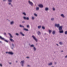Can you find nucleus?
I'll list each match as a JSON object with an SVG mask.
<instances>
[{
    "instance_id": "obj_24",
    "label": "nucleus",
    "mask_w": 67,
    "mask_h": 67,
    "mask_svg": "<svg viewBox=\"0 0 67 67\" xmlns=\"http://www.w3.org/2000/svg\"><path fill=\"white\" fill-rule=\"evenodd\" d=\"M34 49L35 51L36 50V48L35 47H34Z\"/></svg>"
},
{
    "instance_id": "obj_5",
    "label": "nucleus",
    "mask_w": 67,
    "mask_h": 67,
    "mask_svg": "<svg viewBox=\"0 0 67 67\" xmlns=\"http://www.w3.org/2000/svg\"><path fill=\"white\" fill-rule=\"evenodd\" d=\"M60 26V25L59 24H55V26L56 27H57L58 28L59 26Z\"/></svg>"
},
{
    "instance_id": "obj_51",
    "label": "nucleus",
    "mask_w": 67,
    "mask_h": 67,
    "mask_svg": "<svg viewBox=\"0 0 67 67\" xmlns=\"http://www.w3.org/2000/svg\"><path fill=\"white\" fill-rule=\"evenodd\" d=\"M61 52H63V51H61Z\"/></svg>"
},
{
    "instance_id": "obj_25",
    "label": "nucleus",
    "mask_w": 67,
    "mask_h": 67,
    "mask_svg": "<svg viewBox=\"0 0 67 67\" xmlns=\"http://www.w3.org/2000/svg\"><path fill=\"white\" fill-rule=\"evenodd\" d=\"M48 65H52V63H49L48 64Z\"/></svg>"
},
{
    "instance_id": "obj_55",
    "label": "nucleus",
    "mask_w": 67,
    "mask_h": 67,
    "mask_svg": "<svg viewBox=\"0 0 67 67\" xmlns=\"http://www.w3.org/2000/svg\"><path fill=\"white\" fill-rule=\"evenodd\" d=\"M46 34V33H45V34Z\"/></svg>"
},
{
    "instance_id": "obj_30",
    "label": "nucleus",
    "mask_w": 67,
    "mask_h": 67,
    "mask_svg": "<svg viewBox=\"0 0 67 67\" xmlns=\"http://www.w3.org/2000/svg\"><path fill=\"white\" fill-rule=\"evenodd\" d=\"M42 28L43 29V30H45V27L44 26H43L42 27Z\"/></svg>"
},
{
    "instance_id": "obj_10",
    "label": "nucleus",
    "mask_w": 67,
    "mask_h": 67,
    "mask_svg": "<svg viewBox=\"0 0 67 67\" xmlns=\"http://www.w3.org/2000/svg\"><path fill=\"white\" fill-rule=\"evenodd\" d=\"M61 16H62V18H65V16L64 15V14H62L61 15Z\"/></svg>"
},
{
    "instance_id": "obj_50",
    "label": "nucleus",
    "mask_w": 67,
    "mask_h": 67,
    "mask_svg": "<svg viewBox=\"0 0 67 67\" xmlns=\"http://www.w3.org/2000/svg\"><path fill=\"white\" fill-rule=\"evenodd\" d=\"M56 45H57V46H58V44H57Z\"/></svg>"
},
{
    "instance_id": "obj_13",
    "label": "nucleus",
    "mask_w": 67,
    "mask_h": 67,
    "mask_svg": "<svg viewBox=\"0 0 67 67\" xmlns=\"http://www.w3.org/2000/svg\"><path fill=\"white\" fill-rule=\"evenodd\" d=\"M30 47H34V45L33 44L31 45L30 46Z\"/></svg>"
},
{
    "instance_id": "obj_39",
    "label": "nucleus",
    "mask_w": 67,
    "mask_h": 67,
    "mask_svg": "<svg viewBox=\"0 0 67 67\" xmlns=\"http://www.w3.org/2000/svg\"><path fill=\"white\" fill-rule=\"evenodd\" d=\"M53 11H55V8H53Z\"/></svg>"
},
{
    "instance_id": "obj_36",
    "label": "nucleus",
    "mask_w": 67,
    "mask_h": 67,
    "mask_svg": "<svg viewBox=\"0 0 67 67\" xmlns=\"http://www.w3.org/2000/svg\"><path fill=\"white\" fill-rule=\"evenodd\" d=\"M34 15L35 16H37V14H34Z\"/></svg>"
},
{
    "instance_id": "obj_12",
    "label": "nucleus",
    "mask_w": 67,
    "mask_h": 67,
    "mask_svg": "<svg viewBox=\"0 0 67 67\" xmlns=\"http://www.w3.org/2000/svg\"><path fill=\"white\" fill-rule=\"evenodd\" d=\"M20 34H21V35L22 36H25V35H24V34H23V33H22L21 32H20Z\"/></svg>"
},
{
    "instance_id": "obj_8",
    "label": "nucleus",
    "mask_w": 67,
    "mask_h": 67,
    "mask_svg": "<svg viewBox=\"0 0 67 67\" xmlns=\"http://www.w3.org/2000/svg\"><path fill=\"white\" fill-rule=\"evenodd\" d=\"M38 6H39V7H40L41 8H43V6L42 4H40L38 5Z\"/></svg>"
},
{
    "instance_id": "obj_1",
    "label": "nucleus",
    "mask_w": 67,
    "mask_h": 67,
    "mask_svg": "<svg viewBox=\"0 0 67 67\" xmlns=\"http://www.w3.org/2000/svg\"><path fill=\"white\" fill-rule=\"evenodd\" d=\"M0 38L1 40H4V41H5V42H7V43H8V41L5 39V38H2V37L0 36Z\"/></svg>"
},
{
    "instance_id": "obj_54",
    "label": "nucleus",
    "mask_w": 67,
    "mask_h": 67,
    "mask_svg": "<svg viewBox=\"0 0 67 67\" xmlns=\"http://www.w3.org/2000/svg\"><path fill=\"white\" fill-rule=\"evenodd\" d=\"M16 63H18V62L17 61H16Z\"/></svg>"
},
{
    "instance_id": "obj_22",
    "label": "nucleus",
    "mask_w": 67,
    "mask_h": 67,
    "mask_svg": "<svg viewBox=\"0 0 67 67\" xmlns=\"http://www.w3.org/2000/svg\"><path fill=\"white\" fill-rule=\"evenodd\" d=\"M20 27H23V28H24V26H23V25H20Z\"/></svg>"
},
{
    "instance_id": "obj_42",
    "label": "nucleus",
    "mask_w": 67,
    "mask_h": 67,
    "mask_svg": "<svg viewBox=\"0 0 67 67\" xmlns=\"http://www.w3.org/2000/svg\"><path fill=\"white\" fill-rule=\"evenodd\" d=\"M25 22V21H22L23 23H24Z\"/></svg>"
},
{
    "instance_id": "obj_43",
    "label": "nucleus",
    "mask_w": 67,
    "mask_h": 67,
    "mask_svg": "<svg viewBox=\"0 0 67 67\" xmlns=\"http://www.w3.org/2000/svg\"><path fill=\"white\" fill-rule=\"evenodd\" d=\"M6 53L7 54V53L9 54V52H6Z\"/></svg>"
},
{
    "instance_id": "obj_17",
    "label": "nucleus",
    "mask_w": 67,
    "mask_h": 67,
    "mask_svg": "<svg viewBox=\"0 0 67 67\" xmlns=\"http://www.w3.org/2000/svg\"><path fill=\"white\" fill-rule=\"evenodd\" d=\"M52 34L53 35H54L55 34V31H53L52 32Z\"/></svg>"
},
{
    "instance_id": "obj_37",
    "label": "nucleus",
    "mask_w": 67,
    "mask_h": 67,
    "mask_svg": "<svg viewBox=\"0 0 67 67\" xmlns=\"http://www.w3.org/2000/svg\"><path fill=\"white\" fill-rule=\"evenodd\" d=\"M16 35H17V36H18L19 35V34H18L16 33Z\"/></svg>"
},
{
    "instance_id": "obj_53",
    "label": "nucleus",
    "mask_w": 67,
    "mask_h": 67,
    "mask_svg": "<svg viewBox=\"0 0 67 67\" xmlns=\"http://www.w3.org/2000/svg\"><path fill=\"white\" fill-rule=\"evenodd\" d=\"M9 64H11V63H9Z\"/></svg>"
},
{
    "instance_id": "obj_29",
    "label": "nucleus",
    "mask_w": 67,
    "mask_h": 67,
    "mask_svg": "<svg viewBox=\"0 0 67 67\" xmlns=\"http://www.w3.org/2000/svg\"><path fill=\"white\" fill-rule=\"evenodd\" d=\"M65 34L67 35V31H66L65 32Z\"/></svg>"
},
{
    "instance_id": "obj_16",
    "label": "nucleus",
    "mask_w": 67,
    "mask_h": 67,
    "mask_svg": "<svg viewBox=\"0 0 67 67\" xmlns=\"http://www.w3.org/2000/svg\"><path fill=\"white\" fill-rule=\"evenodd\" d=\"M48 8H45V11H47L48 10Z\"/></svg>"
},
{
    "instance_id": "obj_3",
    "label": "nucleus",
    "mask_w": 67,
    "mask_h": 67,
    "mask_svg": "<svg viewBox=\"0 0 67 67\" xmlns=\"http://www.w3.org/2000/svg\"><path fill=\"white\" fill-rule=\"evenodd\" d=\"M32 37L36 41V42L37 41V39H36V38L35 37V36L34 35H33L32 36Z\"/></svg>"
},
{
    "instance_id": "obj_45",
    "label": "nucleus",
    "mask_w": 67,
    "mask_h": 67,
    "mask_svg": "<svg viewBox=\"0 0 67 67\" xmlns=\"http://www.w3.org/2000/svg\"><path fill=\"white\" fill-rule=\"evenodd\" d=\"M11 48L12 49H13V48L12 47H11Z\"/></svg>"
},
{
    "instance_id": "obj_4",
    "label": "nucleus",
    "mask_w": 67,
    "mask_h": 67,
    "mask_svg": "<svg viewBox=\"0 0 67 67\" xmlns=\"http://www.w3.org/2000/svg\"><path fill=\"white\" fill-rule=\"evenodd\" d=\"M62 28H63V26H59V31H61L62 30Z\"/></svg>"
},
{
    "instance_id": "obj_49",
    "label": "nucleus",
    "mask_w": 67,
    "mask_h": 67,
    "mask_svg": "<svg viewBox=\"0 0 67 67\" xmlns=\"http://www.w3.org/2000/svg\"><path fill=\"white\" fill-rule=\"evenodd\" d=\"M57 63H56V62H55L54 63V64L55 65V64H56Z\"/></svg>"
},
{
    "instance_id": "obj_31",
    "label": "nucleus",
    "mask_w": 67,
    "mask_h": 67,
    "mask_svg": "<svg viewBox=\"0 0 67 67\" xmlns=\"http://www.w3.org/2000/svg\"><path fill=\"white\" fill-rule=\"evenodd\" d=\"M51 20L52 21H54V18H52L51 19Z\"/></svg>"
},
{
    "instance_id": "obj_41",
    "label": "nucleus",
    "mask_w": 67,
    "mask_h": 67,
    "mask_svg": "<svg viewBox=\"0 0 67 67\" xmlns=\"http://www.w3.org/2000/svg\"><path fill=\"white\" fill-rule=\"evenodd\" d=\"M0 66H1V67H2V64H0Z\"/></svg>"
},
{
    "instance_id": "obj_7",
    "label": "nucleus",
    "mask_w": 67,
    "mask_h": 67,
    "mask_svg": "<svg viewBox=\"0 0 67 67\" xmlns=\"http://www.w3.org/2000/svg\"><path fill=\"white\" fill-rule=\"evenodd\" d=\"M23 18L25 20H29V17L26 18L25 17H24Z\"/></svg>"
},
{
    "instance_id": "obj_26",
    "label": "nucleus",
    "mask_w": 67,
    "mask_h": 67,
    "mask_svg": "<svg viewBox=\"0 0 67 67\" xmlns=\"http://www.w3.org/2000/svg\"><path fill=\"white\" fill-rule=\"evenodd\" d=\"M49 34H51V32H52V30H49Z\"/></svg>"
},
{
    "instance_id": "obj_46",
    "label": "nucleus",
    "mask_w": 67,
    "mask_h": 67,
    "mask_svg": "<svg viewBox=\"0 0 67 67\" xmlns=\"http://www.w3.org/2000/svg\"><path fill=\"white\" fill-rule=\"evenodd\" d=\"M65 58H67V55L65 56Z\"/></svg>"
},
{
    "instance_id": "obj_35",
    "label": "nucleus",
    "mask_w": 67,
    "mask_h": 67,
    "mask_svg": "<svg viewBox=\"0 0 67 67\" xmlns=\"http://www.w3.org/2000/svg\"><path fill=\"white\" fill-rule=\"evenodd\" d=\"M27 28H29V25H27Z\"/></svg>"
},
{
    "instance_id": "obj_6",
    "label": "nucleus",
    "mask_w": 67,
    "mask_h": 67,
    "mask_svg": "<svg viewBox=\"0 0 67 67\" xmlns=\"http://www.w3.org/2000/svg\"><path fill=\"white\" fill-rule=\"evenodd\" d=\"M24 60L21 61L20 62V63L22 66H23V64H24Z\"/></svg>"
},
{
    "instance_id": "obj_23",
    "label": "nucleus",
    "mask_w": 67,
    "mask_h": 67,
    "mask_svg": "<svg viewBox=\"0 0 67 67\" xmlns=\"http://www.w3.org/2000/svg\"><path fill=\"white\" fill-rule=\"evenodd\" d=\"M38 35H40V34H41V32H40V31H38Z\"/></svg>"
},
{
    "instance_id": "obj_21",
    "label": "nucleus",
    "mask_w": 67,
    "mask_h": 67,
    "mask_svg": "<svg viewBox=\"0 0 67 67\" xmlns=\"http://www.w3.org/2000/svg\"><path fill=\"white\" fill-rule=\"evenodd\" d=\"M59 44H60V45H63V42H59Z\"/></svg>"
},
{
    "instance_id": "obj_2",
    "label": "nucleus",
    "mask_w": 67,
    "mask_h": 67,
    "mask_svg": "<svg viewBox=\"0 0 67 67\" xmlns=\"http://www.w3.org/2000/svg\"><path fill=\"white\" fill-rule=\"evenodd\" d=\"M28 3L31 6H33V3L31 2L30 1H28Z\"/></svg>"
},
{
    "instance_id": "obj_9",
    "label": "nucleus",
    "mask_w": 67,
    "mask_h": 67,
    "mask_svg": "<svg viewBox=\"0 0 67 67\" xmlns=\"http://www.w3.org/2000/svg\"><path fill=\"white\" fill-rule=\"evenodd\" d=\"M9 54H10L11 55H13V53L12 52H9Z\"/></svg>"
},
{
    "instance_id": "obj_34",
    "label": "nucleus",
    "mask_w": 67,
    "mask_h": 67,
    "mask_svg": "<svg viewBox=\"0 0 67 67\" xmlns=\"http://www.w3.org/2000/svg\"><path fill=\"white\" fill-rule=\"evenodd\" d=\"M32 20H34V17H32Z\"/></svg>"
},
{
    "instance_id": "obj_15",
    "label": "nucleus",
    "mask_w": 67,
    "mask_h": 67,
    "mask_svg": "<svg viewBox=\"0 0 67 67\" xmlns=\"http://www.w3.org/2000/svg\"><path fill=\"white\" fill-rule=\"evenodd\" d=\"M59 32L60 33H62L64 32V31L63 30L59 31Z\"/></svg>"
},
{
    "instance_id": "obj_19",
    "label": "nucleus",
    "mask_w": 67,
    "mask_h": 67,
    "mask_svg": "<svg viewBox=\"0 0 67 67\" xmlns=\"http://www.w3.org/2000/svg\"><path fill=\"white\" fill-rule=\"evenodd\" d=\"M23 15H26V13H25V12L23 13Z\"/></svg>"
},
{
    "instance_id": "obj_47",
    "label": "nucleus",
    "mask_w": 67,
    "mask_h": 67,
    "mask_svg": "<svg viewBox=\"0 0 67 67\" xmlns=\"http://www.w3.org/2000/svg\"><path fill=\"white\" fill-rule=\"evenodd\" d=\"M27 66H28V67H30V65H28Z\"/></svg>"
},
{
    "instance_id": "obj_44",
    "label": "nucleus",
    "mask_w": 67,
    "mask_h": 67,
    "mask_svg": "<svg viewBox=\"0 0 67 67\" xmlns=\"http://www.w3.org/2000/svg\"><path fill=\"white\" fill-rule=\"evenodd\" d=\"M26 58H29V57H26Z\"/></svg>"
},
{
    "instance_id": "obj_33",
    "label": "nucleus",
    "mask_w": 67,
    "mask_h": 67,
    "mask_svg": "<svg viewBox=\"0 0 67 67\" xmlns=\"http://www.w3.org/2000/svg\"><path fill=\"white\" fill-rule=\"evenodd\" d=\"M8 2H12V0H8Z\"/></svg>"
},
{
    "instance_id": "obj_18",
    "label": "nucleus",
    "mask_w": 67,
    "mask_h": 67,
    "mask_svg": "<svg viewBox=\"0 0 67 67\" xmlns=\"http://www.w3.org/2000/svg\"><path fill=\"white\" fill-rule=\"evenodd\" d=\"M10 23L11 25H12V24L14 23V22L12 21L10 22Z\"/></svg>"
},
{
    "instance_id": "obj_40",
    "label": "nucleus",
    "mask_w": 67,
    "mask_h": 67,
    "mask_svg": "<svg viewBox=\"0 0 67 67\" xmlns=\"http://www.w3.org/2000/svg\"><path fill=\"white\" fill-rule=\"evenodd\" d=\"M4 35H5V36H6V33H4Z\"/></svg>"
},
{
    "instance_id": "obj_11",
    "label": "nucleus",
    "mask_w": 67,
    "mask_h": 67,
    "mask_svg": "<svg viewBox=\"0 0 67 67\" xmlns=\"http://www.w3.org/2000/svg\"><path fill=\"white\" fill-rule=\"evenodd\" d=\"M9 35V36H10V37L11 38L13 37L12 36V35H11V34L10 33H8Z\"/></svg>"
},
{
    "instance_id": "obj_14",
    "label": "nucleus",
    "mask_w": 67,
    "mask_h": 67,
    "mask_svg": "<svg viewBox=\"0 0 67 67\" xmlns=\"http://www.w3.org/2000/svg\"><path fill=\"white\" fill-rule=\"evenodd\" d=\"M10 40L11 42H14V40H13V39L10 38Z\"/></svg>"
},
{
    "instance_id": "obj_20",
    "label": "nucleus",
    "mask_w": 67,
    "mask_h": 67,
    "mask_svg": "<svg viewBox=\"0 0 67 67\" xmlns=\"http://www.w3.org/2000/svg\"><path fill=\"white\" fill-rule=\"evenodd\" d=\"M41 26H38V29H40L41 28Z\"/></svg>"
},
{
    "instance_id": "obj_27",
    "label": "nucleus",
    "mask_w": 67,
    "mask_h": 67,
    "mask_svg": "<svg viewBox=\"0 0 67 67\" xmlns=\"http://www.w3.org/2000/svg\"><path fill=\"white\" fill-rule=\"evenodd\" d=\"M8 4L9 5H11V6L12 7V5L11 4V3H8Z\"/></svg>"
},
{
    "instance_id": "obj_28",
    "label": "nucleus",
    "mask_w": 67,
    "mask_h": 67,
    "mask_svg": "<svg viewBox=\"0 0 67 67\" xmlns=\"http://www.w3.org/2000/svg\"><path fill=\"white\" fill-rule=\"evenodd\" d=\"M24 30H25V31H29V30L27 29H24Z\"/></svg>"
},
{
    "instance_id": "obj_52",
    "label": "nucleus",
    "mask_w": 67,
    "mask_h": 67,
    "mask_svg": "<svg viewBox=\"0 0 67 67\" xmlns=\"http://www.w3.org/2000/svg\"><path fill=\"white\" fill-rule=\"evenodd\" d=\"M6 0H3V1H6Z\"/></svg>"
},
{
    "instance_id": "obj_48",
    "label": "nucleus",
    "mask_w": 67,
    "mask_h": 67,
    "mask_svg": "<svg viewBox=\"0 0 67 67\" xmlns=\"http://www.w3.org/2000/svg\"><path fill=\"white\" fill-rule=\"evenodd\" d=\"M0 43H2V42L1 41H0Z\"/></svg>"
},
{
    "instance_id": "obj_32",
    "label": "nucleus",
    "mask_w": 67,
    "mask_h": 67,
    "mask_svg": "<svg viewBox=\"0 0 67 67\" xmlns=\"http://www.w3.org/2000/svg\"><path fill=\"white\" fill-rule=\"evenodd\" d=\"M39 10V7H37L36 8V10Z\"/></svg>"
},
{
    "instance_id": "obj_38",
    "label": "nucleus",
    "mask_w": 67,
    "mask_h": 67,
    "mask_svg": "<svg viewBox=\"0 0 67 67\" xmlns=\"http://www.w3.org/2000/svg\"><path fill=\"white\" fill-rule=\"evenodd\" d=\"M12 46L13 47H14V45L13 44V43L12 44Z\"/></svg>"
}]
</instances>
